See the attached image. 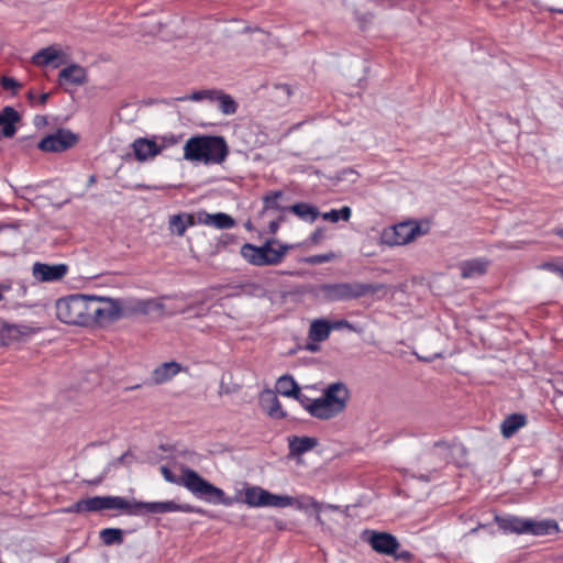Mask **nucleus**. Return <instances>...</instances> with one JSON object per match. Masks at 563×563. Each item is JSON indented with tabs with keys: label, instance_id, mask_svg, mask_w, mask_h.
<instances>
[{
	"label": "nucleus",
	"instance_id": "nucleus-1",
	"mask_svg": "<svg viewBox=\"0 0 563 563\" xmlns=\"http://www.w3.org/2000/svg\"><path fill=\"white\" fill-rule=\"evenodd\" d=\"M152 305L151 300H139L132 306H123L117 299L78 294L58 299L56 316L67 324L104 325L134 312L147 313Z\"/></svg>",
	"mask_w": 563,
	"mask_h": 563
},
{
	"label": "nucleus",
	"instance_id": "nucleus-2",
	"mask_svg": "<svg viewBox=\"0 0 563 563\" xmlns=\"http://www.w3.org/2000/svg\"><path fill=\"white\" fill-rule=\"evenodd\" d=\"M164 479L168 483L184 486L192 495L198 498H203L211 504H220L224 506H231L233 500L228 497L225 493L206 481L198 472L187 467H181V474H174L167 466L163 465L159 468Z\"/></svg>",
	"mask_w": 563,
	"mask_h": 563
},
{
	"label": "nucleus",
	"instance_id": "nucleus-3",
	"mask_svg": "<svg viewBox=\"0 0 563 563\" xmlns=\"http://www.w3.org/2000/svg\"><path fill=\"white\" fill-rule=\"evenodd\" d=\"M228 155L229 146L223 136L197 135L188 139L184 145V158L189 162L221 164Z\"/></svg>",
	"mask_w": 563,
	"mask_h": 563
},
{
	"label": "nucleus",
	"instance_id": "nucleus-4",
	"mask_svg": "<svg viewBox=\"0 0 563 563\" xmlns=\"http://www.w3.org/2000/svg\"><path fill=\"white\" fill-rule=\"evenodd\" d=\"M350 390L343 382L329 384L322 396L313 400L311 416L320 420H330L342 413L350 399Z\"/></svg>",
	"mask_w": 563,
	"mask_h": 563
},
{
	"label": "nucleus",
	"instance_id": "nucleus-5",
	"mask_svg": "<svg viewBox=\"0 0 563 563\" xmlns=\"http://www.w3.org/2000/svg\"><path fill=\"white\" fill-rule=\"evenodd\" d=\"M273 244H277V240H267L262 246L245 243L241 247V254L250 264L255 266L277 265L292 246L279 244L278 249H274Z\"/></svg>",
	"mask_w": 563,
	"mask_h": 563
},
{
	"label": "nucleus",
	"instance_id": "nucleus-6",
	"mask_svg": "<svg viewBox=\"0 0 563 563\" xmlns=\"http://www.w3.org/2000/svg\"><path fill=\"white\" fill-rule=\"evenodd\" d=\"M383 288L382 285L360 282L323 284L320 292L329 301H345L375 294Z\"/></svg>",
	"mask_w": 563,
	"mask_h": 563
},
{
	"label": "nucleus",
	"instance_id": "nucleus-7",
	"mask_svg": "<svg viewBox=\"0 0 563 563\" xmlns=\"http://www.w3.org/2000/svg\"><path fill=\"white\" fill-rule=\"evenodd\" d=\"M130 507V501L120 496H95L79 499L65 509L69 514H87L102 510H124Z\"/></svg>",
	"mask_w": 563,
	"mask_h": 563
},
{
	"label": "nucleus",
	"instance_id": "nucleus-8",
	"mask_svg": "<svg viewBox=\"0 0 563 563\" xmlns=\"http://www.w3.org/2000/svg\"><path fill=\"white\" fill-rule=\"evenodd\" d=\"M194 512L195 508L188 504L179 505L173 500L166 501H130L126 514L141 516L144 514H166V512Z\"/></svg>",
	"mask_w": 563,
	"mask_h": 563
},
{
	"label": "nucleus",
	"instance_id": "nucleus-9",
	"mask_svg": "<svg viewBox=\"0 0 563 563\" xmlns=\"http://www.w3.org/2000/svg\"><path fill=\"white\" fill-rule=\"evenodd\" d=\"M243 503L250 507L285 508L289 500L283 498V495H275L262 487L251 486L244 492Z\"/></svg>",
	"mask_w": 563,
	"mask_h": 563
},
{
	"label": "nucleus",
	"instance_id": "nucleus-10",
	"mask_svg": "<svg viewBox=\"0 0 563 563\" xmlns=\"http://www.w3.org/2000/svg\"><path fill=\"white\" fill-rule=\"evenodd\" d=\"M78 135L67 129H57L41 140L37 147L43 152H64L78 143Z\"/></svg>",
	"mask_w": 563,
	"mask_h": 563
},
{
	"label": "nucleus",
	"instance_id": "nucleus-11",
	"mask_svg": "<svg viewBox=\"0 0 563 563\" xmlns=\"http://www.w3.org/2000/svg\"><path fill=\"white\" fill-rule=\"evenodd\" d=\"M421 233L420 227L412 222H401L383 231L382 240L387 245H404Z\"/></svg>",
	"mask_w": 563,
	"mask_h": 563
},
{
	"label": "nucleus",
	"instance_id": "nucleus-12",
	"mask_svg": "<svg viewBox=\"0 0 563 563\" xmlns=\"http://www.w3.org/2000/svg\"><path fill=\"white\" fill-rule=\"evenodd\" d=\"M363 540L366 541L375 552L389 556L395 554V551L400 547L397 538L388 532L365 530L363 532Z\"/></svg>",
	"mask_w": 563,
	"mask_h": 563
},
{
	"label": "nucleus",
	"instance_id": "nucleus-13",
	"mask_svg": "<svg viewBox=\"0 0 563 563\" xmlns=\"http://www.w3.org/2000/svg\"><path fill=\"white\" fill-rule=\"evenodd\" d=\"M68 272L66 264L48 265L44 263H35L32 274L37 282H56L60 280Z\"/></svg>",
	"mask_w": 563,
	"mask_h": 563
},
{
	"label": "nucleus",
	"instance_id": "nucleus-14",
	"mask_svg": "<svg viewBox=\"0 0 563 563\" xmlns=\"http://www.w3.org/2000/svg\"><path fill=\"white\" fill-rule=\"evenodd\" d=\"M283 498H286L289 500V504H287L286 507L294 506L298 510H301L305 512H308L310 510H313L314 512H321L324 509H331V510L339 509L338 506L325 505V504L319 503L313 497L308 496V495H301L296 498L289 497V496H283Z\"/></svg>",
	"mask_w": 563,
	"mask_h": 563
},
{
	"label": "nucleus",
	"instance_id": "nucleus-15",
	"mask_svg": "<svg viewBox=\"0 0 563 563\" xmlns=\"http://www.w3.org/2000/svg\"><path fill=\"white\" fill-rule=\"evenodd\" d=\"M21 121L20 113L12 107L7 106L0 111V140L12 137L16 133L15 124Z\"/></svg>",
	"mask_w": 563,
	"mask_h": 563
},
{
	"label": "nucleus",
	"instance_id": "nucleus-16",
	"mask_svg": "<svg viewBox=\"0 0 563 563\" xmlns=\"http://www.w3.org/2000/svg\"><path fill=\"white\" fill-rule=\"evenodd\" d=\"M133 151L135 157L140 162L147 161L158 155L163 147L159 146L155 141L145 137L136 139L133 144Z\"/></svg>",
	"mask_w": 563,
	"mask_h": 563
},
{
	"label": "nucleus",
	"instance_id": "nucleus-17",
	"mask_svg": "<svg viewBox=\"0 0 563 563\" xmlns=\"http://www.w3.org/2000/svg\"><path fill=\"white\" fill-rule=\"evenodd\" d=\"M181 371H183V366L180 363H178L176 361L165 362V363L158 365L152 372V380L156 385H161V384H164V383L170 380L174 376H176Z\"/></svg>",
	"mask_w": 563,
	"mask_h": 563
},
{
	"label": "nucleus",
	"instance_id": "nucleus-18",
	"mask_svg": "<svg viewBox=\"0 0 563 563\" xmlns=\"http://www.w3.org/2000/svg\"><path fill=\"white\" fill-rule=\"evenodd\" d=\"M58 80L60 84L68 82L74 86H81L87 82V71L82 66L71 64L60 70Z\"/></svg>",
	"mask_w": 563,
	"mask_h": 563
},
{
	"label": "nucleus",
	"instance_id": "nucleus-19",
	"mask_svg": "<svg viewBox=\"0 0 563 563\" xmlns=\"http://www.w3.org/2000/svg\"><path fill=\"white\" fill-rule=\"evenodd\" d=\"M261 406L263 410L274 419H283L286 417V412L282 408V404L278 400L276 394L272 390H266L261 395Z\"/></svg>",
	"mask_w": 563,
	"mask_h": 563
},
{
	"label": "nucleus",
	"instance_id": "nucleus-20",
	"mask_svg": "<svg viewBox=\"0 0 563 563\" xmlns=\"http://www.w3.org/2000/svg\"><path fill=\"white\" fill-rule=\"evenodd\" d=\"M35 330L24 324H8L2 325L1 334L7 343L22 341L34 334Z\"/></svg>",
	"mask_w": 563,
	"mask_h": 563
},
{
	"label": "nucleus",
	"instance_id": "nucleus-21",
	"mask_svg": "<svg viewBox=\"0 0 563 563\" xmlns=\"http://www.w3.org/2000/svg\"><path fill=\"white\" fill-rule=\"evenodd\" d=\"M495 520L498 527L505 532L522 534L527 533L528 519H521L515 516L499 517L496 516Z\"/></svg>",
	"mask_w": 563,
	"mask_h": 563
},
{
	"label": "nucleus",
	"instance_id": "nucleus-22",
	"mask_svg": "<svg viewBox=\"0 0 563 563\" xmlns=\"http://www.w3.org/2000/svg\"><path fill=\"white\" fill-rule=\"evenodd\" d=\"M289 454L292 456H299L318 445V440L310 437H289Z\"/></svg>",
	"mask_w": 563,
	"mask_h": 563
},
{
	"label": "nucleus",
	"instance_id": "nucleus-23",
	"mask_svg": "<svg viewBox=\"0 0 563 563\" xmlns=\"http://www.w3.org/2000/svg\"><path fill=\"white\" fill-rule=\"evenodd\" d=\"M527 423V417L522 413H511L507 416L501 424L500 431L504 438L509 439L512 437L520 428L525 427Z\"/></svg>",
	"mask_w": 563,
	"mask_h": 563
},
{
	"label": "nucleus",
	"instance_id": "nucleus-24",
	"mask_svg": "<svg viewBox=\"0 0 563 563\" xmlns=\"http://www.w3.org/2000/svg\"><path fill=\"white\" fill-rule=\"evenodd\" d=\"M199 221L206 225L214 227L220 230L231 229L235 225V220L222 212L218 213H203V217L199 219Z\"/></svg>",
	"mask_w": 563,
	"mask_h": 563
},
{
	"label": "nucleus",
	"instance_id": "nucleus-25",
	"mask_svg": "<svg viewBox=\"0 0 563 563\" xmlns=\"http://www.w3.org/2000/svg\"><path fill=\"white\" fill-rule=\"evenodd\" d=\"M527 533L533 536H548L559 531V525L553 519L534 521L528 519Z\"/></svg>",
	"mask_w": 563,
	"mask_h": 563
},
{
	"label": "nucleus",
	"instance_id": "nucleus-26",
	"mask_svg": "<svg viewBox=\"0 0 563 563\" xmlns=\"http://www.w3.org/2000/svg\"><path fill=\"white\" fill-rule=\"evenodd\" d=\"M463 278H473L484 275L487 269V262L481 258L461 262L459 265Z\"/></svg>",
	"mask_w": 563,
	"mask_h": 563
},
{
	"label": "nucleus",
	"instance_id": "nucleus-27",
	"mask_svg": "<svg viewBox=\"0 0 563 563\" xmlns=\"http://www.w3.org/2000/svg\"><path fill=\"white\" fill-rule=\"evenodd\" d=\"M195 224V218L189 213L174 214L169 218L168 225L172 233L183 236L188 227Z\"/></svg>",
	"mask_w": 563,
	"mask_h": 563
},
{
	"label": "nucleus",
	"instance_id": "nucleus-28",
	"mask_svg": "<svg viewBox=\"0 0 563 563\" xmlns=\"http://www.w3.org/2000/svg\"><path fill=\"white\" fill-rule=\"evenodd\" d=\"M330 332V321L317 319L310 325L309 338L314 342H322L329 338Z\"/></svg>",
	"mask_w": 563,
	"mask_h": 563
},
{
	"label": "nucleus",
	"instance_id": "nucleus-29",
	"mask_svg": "<svg viewBox=\"0 0 563 563\" xmlns=\"http://www.w3.org/2000/svg\"><path fill=\"white\" fill-rule=\"evenodd\" d=\"M287 210L295 213L300 219L309 222H313L320 216L318 208L306 202L295 203L290 207H287Z\"/></svg>",
	"mask_w": 563,
	"mask_h": 563
},
{
	"label": "nucleus",
	"instance_id": "nucleus-30",
	"mask_svg": "<svg viewBox=\"0 0 563 563\" xmlns=\"http://www.w3.org/2000/svg\"><path fill=\"white\" fill-rule=\"evenodd\" d=\"M211 101H217L219 104V109L223 114H234L238 110V103L228 93H224L221 90H216V96L212 97Z\"/></svg>",
	"mask_w": 563,
	"mask_h": 563
},
{
	"label": "nucleus",
	"instance_id": "nucleus-31",
	"mask_svg": "<svg viewBox=\"0 0 563 563\" xmlns=\"http://www.w3.org/2000/svg\"><path fill=\"white\" fill-rule=\"evenodd\" d=\"M60 52L53 46H48L40 49L32 57V63L37 66H45L54 63L57 58H59Z\"/></svg>",
	"mask_w": 563,
	"mask_h": 563
},
{
	"label": "nucleus",
	"instance_id": "nucleus-32",
	"mask_svg": "<svg viewBox=\"0 0 563 563\" xmlns=\"http://www.w3.org/2000/svg\"><path fill=\"white\" fill-rule=\"evenodd\" d=\"M298 388V384L290 375H283L276 382V391L286 397L296 396Z\"/></svg>",
	"mask_w": 563,
	"mask_h": 563
},
{
	"label": "nucleus",
	"instance_id": "nucleus-33",
	"mask_svg": "<svg viewBox=\"0 0 563 563\" xmlns=\"http://www.w3.org/2000/svg\"><path fill=\"white\" fill-rule=\"evenodd\" d=\"M100 539L106 545L121 544L123 542V531L118 528H106L100 531Z\"/></svg>",
	"mask_w": 563,
	"mask_h": 563
},
{
	"label": "nucleus",
	"instance_id": "nucleus-34",
	"mask_svg": "<svg viewBox=\"0 0 563 563\" xmlns=\"http://www.w3.org/2000/svg\"><path fill=\"white\" fill-rule=\"evenodd\" d=\"M352 211L347 206L342 207L341 209H332L329 212H324L321 214L322 219L325 221H330L332 223L338 222L339 220L349 221L351 218Z\"/></svg>",
	"mask_w": 563,
	"mask_h": 563
},
{
	"label": "nucleus",
	"instance_id": "nucleus-35",
	"mask_svg": "<svg viewBox=\"0 0 563 563\" xmlns=\"http://www.w3.org/2000/svg\"><path fill=\"white\" fill-rule=\"evenodd\" d=\"M283 197L282 191H273L266 195L264 200V209L265 210H275V211H284L287 210V207H282L278 202V199Z\"/></svg>",
	"mask_w": 563,
	"mask_h": 563
},
{
	"label": "nucleus",
	"instance_id": "nucleus-36",
	"mask_svg": "<svg viewBox=\"0 0 563 563\" xmlns=\"http://www.w3.org/2000/svg\"><path fill=\"white\" fill-rule=\"evenodd\" d=\"M213 96H216V89L198 90V91L192 92L189 96L180 97V98H178V100H180V101H187V100L201 101V100L208 99L211 101Z\"/></svg>",
	"mask_w": 563,
	"mask_h": 563
},
{
	"label": "nucleus",
	"instance_id": "nucleus-37",
	"mask_svg": "<svg viewBox=\"0 0 563 563\" xmlns=\"http://www.w3.org/2000/svg\"><path fill=\"white\" fill-rule=\"evenodd\" d=\"M335 257L334 253L329 252L325 254L311 255L307 257L305 261L310 265H320L323 263L331 262Z\"/></svg>",
	"mask_w": 563,
	"mask_h": 563
},
{
	"label": "nucleus",
	"instance_id": "nucleus-38",
	"mask_svg": "<svg viewBox=\"0 0 563 563\" xmlns=\"http://www.w3.org/2000/svg\"><path fill=\"white\" fill-rule=\"evenodd\" d=\"M0 84L4 90H11L13 93H16V91L21 88V84L12 77L3 76L0 79Z\"/></svg>",
	"mask_w": 563,
	"mask_h": 563
},
{
	"label": "nucleus",
	"instance_id": "nucleus-39",
	"mask_svg": "<svg viewBox=\"0 0 563 563\" xmlns=\"http://www.w3.org/2000/svg\"><path fill=\"white\" fill-rule=\"evenodd\" d=\"M292 398L297 399L300 405L311 415L313 400L309 398L308 396L300 393V388H298V394L296 396H292Z\"/></svg>",
	"mask_w": 563,
	"mask_h": 563
},
{
	"label": "nucleus",
	"instance_id": "nucleus-40",
	"mask_svg": "<svg viewBox=\"0 0 563 563\" xmlns=\"http://www.w3.org/2000/svg\"><path fill=\"white\" fill-rule=\"evenodd\" d=\"M330 325H331V330L347 329L353 332L357 331L356 328L345 319H340V320L330 322Z\"/></svg>",
	"mask_w": 563,
	"mask_h": 563
},
{
	"label": "nucleus",
	"instance_id": "nucleus-41",
	"mask_svg": "<svg viewBox=\"0 0 563 563\" xmlns=\"http://www.w3.org/2000/svg\"><path fill=\"white\" fill-rule=\"evenodd\" d=\"M542 268L556 273L563 278V265L548 262L542 264Z\"/></svg>",
	"mask_w": 563,
	"mask_h": 563
},
{
	"label": "nucleus",
	"instance_id": "nucleus-42",
	"mask_svg": "<svg viewBox=\"0 0 563 563\" xmlns=\"http://www.w3.org/2000/svg\"><path fill=\"white\" fill-rule=\"evenodd\" d=\"M390 556H394L396 560L409 562L412 559V553L407 550H402L400 552H398V550H396L395 554H391Z\"/></svg>",
	"mask_w": 563,
	"mask_h": 563
},
{
	"label": "nucleus",
	"instance_id": "nucleus-43",
	"mask_svg": "<svg viewBox=\"0 0 563 563\" xmlns=\"http://www.w3.org/2000/svg\"><path fill=\"white\" fill-rule=\"evenodd\" d=\"M324 238V233H323V230L322 229H317L310 236V241L313 243V244H318L320 243Z\"/></svg>",
	"mask_w": 563,
	"mask_h": 563
},
{
	"label": "nucleus",
	"instance_id": "nucleus-44",
	"mask_svg": "<svg viewBox=\"0 0 563 563\" xmlns=\"http://www.w3.org/2000/svg\"><path fill=\"white\" fill-rule=\"evenodd\" d=\"M283 220V218L280 217L278 220H273L269 225H268V229H269V232L272 234H275L277 231H278V228H279V221Z\"/></svg>",
	"mask_w": 563,
	"mask_h": 563
},
{
	"label": "nucleus",
	"instance_id": "nucleus-45",
	"mask_svg": "<svg viewBox=\"0 0 563 563\" xmlns=\"http://www.w3.org/2000/svg\"><path fill=\"white\" fill-rule=\"evenodd\" d=\"M48 98H49V95H48V93H46V92H44V93H42V95L40 96V100H38V101H40V103H41V104H44V103H46V102H47Z\"/></svg>",
	"mask_w": 563,
	"mask_h": 563
},
{
	"label": "nucleus",
	"instance_id": "nucleus-46",
	"mask_svg": "<svg viewBox=\"0 0 563 563\" xmlns=\"http://www.w3.org/2000/svg\"><path fill=\"white\" fill-rule=\"evenodd\" d=\"M321 512H316V522L317 525L321 526V527H324V521L323 519L321 518L320 516Z\"/></svg>",
	"mask_w": 563,
	"mask_h": 563
},
{
	"label": "nucleus",
	"instance_id": "nucleus-47",
	"mask_svg": "<svg viewBox=\"0 0 563 563\" xmlns=\"http://www.w3.org/2000/svg\"><path fill=\"white\" fill-rule=\"evenodd\" d=\"M96 181H97L96 175H90L88 178V181H87V186L90 187V186L95 185Z\"/></svg>",
	"mask_w": 563,
	"mask_h": 563
},
{
	"label": "nucleus",
	"instance_id": "nucleus-48",
	"mask_svg": "<svg viewBox=\"0 0 563 563\" xmlns=\"http://www.w3.org/2000/svg\"><path fill=\"white\" fill-rule=\"evenodd\" d=\"M434 448H444V449H449V444L444 441H438L434 443Z\"/></svg>",
	"mask_w": 563,
	"mask_h": 563
},
{
	"label": "nucleus",
	"instance_id": "nucleus-49",
	"mask_svg": "<svg viewBox=\"0 0 563 563\" xmlns=\"http://www.w3.org/2000/svg\"><path fill=\"white\" fill-rule=\"evenodd\" d=\"M278 88H279V89H282V90H283V92L287 93L288 96L290 95V88H289V86H287V85H283V86H280V87H278Z\"/></svg>",
	"mask_w": 563,
	"mask_h": 563
},
{
	"label": "nucleus",
	"instance_id": "nucleus-50",
	"mask_svg": "<svg viewBox=\"0 0 563 563\" xmlns=\"http://www.w3.org/2000/svg\"><path fill=\"white\" fill-rule=\"evenodd\" d=\"M101 481H102V477H99L98 479H96V481H90L89 483H90V484H93V485H97V484L101 483Z\"/></svg>",
	"mask_w": 563,
	"mask_h": 563
},
{
	"label": "nucleus",
	"instance_id": "nucleus-51",
	"mask_svg": "<svg viewBox=\"0 0 563 563\" xmlns=\"http://www.w3.org/2000/svg\"><path fill=\"white\" fill-rule=\"evenodd\" d=\"M556 234L563 238V229L556 230Z\"/></svg>",
	"mask_w": 563,
	"mask_h": 563
},
{
	"label": "nucleus",
	"instance_id": "nucleus-52",
	"mask_svg": "<svg viewBox=\"0 0 563 563\" xmlns=\"http://www.w3.org/2000/svg\"><path fill=\"white\" fill-rule=\"evenodd\" d=\"M126 456V454H123L120 456L119 461L122 462L124 460V457Z\"/></svg>",
	"mask_w": 563,
	"mask_h": 563
},
{
	"label": "nucleus",
	"instance_id": "nucleus-53",
	"mask_svg": "<svg viewBox=\"0 0 563 563\" xmlns=\"http://www.w3.org/2000/svg\"><path fill=\"white\" fill-rule=\"evenodd\" d=\"M309 350H310V351H316V347H314V346H312V345H310V346H309Z\"/></svg>",
	"mask_w": 563,
	"mask_h": 563
},
{
	"label": "nucleus",
	"instance_id": "nucleus-54",
	"mask_svg": "<svg viewBox=\"0 0 563 563\" xmlns=\"http://www.w3.org/2000/svg\"><path fill=\"white\" fill-rule=\"evenodd\" d=\"M68 561H69V560H68V558H65V559L63 560V563H68Z\"/></svg>",
	"mask_w": 563,
	"mask_h": 563
},
{
	"label": "nucleus",
	"instance_id": "nucleus-55",
	"mask_svg": "<svg viewBox=\"0 0 563 563\" xmlns=\"http://www.w3.org/2000/svg\"><path fill=\"white\" fill-rule=\"evenodd\" d=\"M29 98L32 99L33 98V93L32 92H29Z\"/></svg>",
	"mask_w": 563,
	"mask_h": 563
},
{
	"label": "nucleus",
	"instance_id": "nucleus-56",
	"mask_svg": "<svg viewBox=\"0 0 563 563\" xmlns=\"http://www.w3.org/2000/svg\"><path fill=\"white\" fill-rule=\"evenodd\" d=\"M246 228L250 229L251 228V222H247L246 223Z\"/></svg>",
	"mask_w": 563,
	"mask_h": 563
},
{
	"label": "nucleus",
	"instance_id": "nucleus-57",
	"mask_svg": "<svg viewBox=\"0 0 563 563\" xmlns=\"http://www.w3.org/2000/svg\"><path fill=\"white\" fill-rule=\"evenodd\" d=\"M556 11H558L559 13H562V12H563V10H556Z\"/></svg>",
	"mask_w": 563,
	"mask_h": 563
}]
</instances>
